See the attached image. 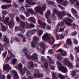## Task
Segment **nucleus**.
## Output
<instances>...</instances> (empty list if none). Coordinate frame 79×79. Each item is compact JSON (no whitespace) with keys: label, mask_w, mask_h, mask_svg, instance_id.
<instances>
[{"label":"nucleus","mask_w":79,"mask_h":79,"mask_svg":"<svg viewBox=\"0 0 79 79\" xmlns=\"http://www.w3.org/2000/svg\"><path fill=\"white\" fill-rule=\"evenodd\" d=\"M42 39L43 41L47 40L51 45H52L54 44L55 40L53 37L52 35L48 33H45L42 37Z\"/></svg>","instance_id":"1"},{"label":"nucleus","mask_w":79,"mask_h":79,"mask_svg":"<svg viewBox=\"0 0 79 79\" xmlns=\"http://www.w3.org/2000/svg\"><path fill=\"white\" fill-rule=\"evenodd\" d=\"M56 64L57 65V67L60 71L66 73L68 72V69L67 68L63 66L61 62L58 61H57L56 62Z\"/></svg>","instance_id":"2"},{"label":"nucleus","mask_w":79,"mask_h":79,"mask_svg":"<svg viewBox=\"0 0 79 79\" xmlns=\"http://www.w3.org/2000/svg\"><path fill=\"white\" fill-rule=\"evenodd\" d=\"M67 21H69V22H73V20H71V19L68 18H66L64 20V22H61L60 23H59V24L60 25L62 26V25H63L64 24H65H65L68 26H72L73 27H76V25L75 24H71L70 23L68 22Z\"/></svg>","instance_id":"3"},{"label":"nucleus","mask_w":79,"mask_h":79,"mask_svg":"<svg viewBox=\"0 0 79 79\" xmlns=\"http://www.w3.org/2000/svg\"><path fill=\"white\" fill-rule=\"evenodd\" d=\"M41 61L42 62H43L44 63L43 64L41 65L42 68H43L45 71H48V63L45 60V57L41 56Z\"/></svg>","instance_id":"4"},{"label":"nucleus","mask_w":79,"mask_h":79,"mask_svg":"<svg viewBox=\"0 0 79 79\" xmlns=\"http://www.w3.org/2000/svg\"><path fill=\"white\" fill-rule=\"evenodd\" d=\"M45 6L44 5H43V7L41 8L40 6H38L34 8L35 11L36 13H39L40 15H43V11L45 10Z\"/></svg>","instance_id":"5"},{"label":"nucleus","mask_w":79,"mask_h":79,"mask_svg":"<svg viewBox=\"0 0 79 79\" xmlns=\"http://www.w3.org/2000/svg\"><path fill=\"white\" fill-rule=\"evenodd\" d=\"M20 26L22 27V28L19 27H18L16 26L15 28V31L17 32L19 30L21 32V33L22 34H24V32H25V29H24V22L22 21H21V23L20 24Z\"/></svg>","instance_id":"6"},{"label":"nucleus","mask_w":79,"mask_h":79,"mask_svg":"<svg viewBox=\"0 0 79 79\" xmlns=\"http://www.w3.org/2000/svg\"><path fill=\"white\" fill-rule=\"evenodd\" d=\"M38 23L40 24V26L42 27L43 29H45V27L46 26V28L47 29H51V27L49 25H47L46 23L42 22V21L39 19H38Z\"/></svg>","instance_id":"7"},{"label":"nucleus","mask_w":79,"mask_h":79,"mask_svg":"<svg viewBox=\"0 0 79 79\" xmlns=\"http://www.w3.org/2000/svg\"><path fill=\"white\" fill-rule=\"evenodd\" d=\"M62 63L64 64H66L67 66H69L70 69L73 67V65L71 63L69 62V60L67 58H64L62 61Z\"/></svg>","instance_id":"8"},{"label":"nucleus","mask_w":79,"mask_h":79,"mask_svg":"<svg viewBox=\"0 0 79 79\" xmlns=\"http://www.w3.org/2000/svg\"><path fill=\"white\" fill-rule=\"evenodd\" d=\"M53 10L54 13H57V15L58 16V18H62L63 16L66 15V12L63 11L62 12H57V10L55 9H53Z\"/></svg>","instance_id":"9"},{"label":"nucleus","mask_w":79,"mask_h":79,"mask_svg":"<svg viewBox=\"0 0 79 79\" xmlns=\"http://www.w3.org/2000/svg\"><path fill=\"white\" fill-rule=\"evenodd\" d=\"M39 70L37 69L35 70L34 71V74L33 75V76L35 78L37 77V78H40V77H42L43 76H44V74L42 73L40 74L39 73Z\"/></svg>","instance_id":"10"},{"label":"nucleus","mask_w":79,"mask_h":79,"mask_svg":"<svg viewBox=\"0 0 79 79\" xmlns=\"http://www.w3.org/2000/svg\"><path fill=\"white\" fill-rule=\"evenodd\" d=\"M56 1L58 3H60L63 6H66L67 5H68V2L67 1H65L64 3H63V0H56Z\"/></svg>","instance_id":"11"},{"label":"nucleus","mask_w":79,"mask_h":79,"mask_svg":"<svg viewBox=\"0 0 79 79\" xmlns=\"http://www.w3.org/2000/svg\"><path fill=\"white\" fill-rule=\"evenodd\" d=\"M20 71L21 72L22 75L24 74L25 73L24 72H25L28 76L30 75V73H31V72L28 70L26 68V67H24V69L22 70V72L21 71Z\"/></svg>","instance_id":"12"},{"label":"nucleus","mask_w":79,"mask_h":79,"mask_svg":"<svg viewBox=\"0 0 79 79\" xmlns=\"http://www.w3.org/2000/svg\"><path fill=\"white\" fill-rule=\"evenodd\" d=\"M27 67L30 70H32L34 68V66L33 63L32 61L28 62Z\"/></svg>","instance_id":"13"},{"label":"nucleus","mask_w":79,"mask_h":79,"mask_svg":"<svg viewBox=\"0 0 79 79\" xmlns=\"http://www.w3.org/2000/svg\"><path fill=\"white\" fill-rule=\"evenodd\" d=\"M37 37L35 36L33 39V41L31 43V47H35V45L37 44Z\"/></svg>","instance_id":"14"},{"label":"nucleus","mask_w":79,"mask_h":79,"mask_svg":"<svg viewBox=\"0 0 79 79\" xmlns=\"http://www.w3.org/2000/svg\"><path fill=\"white\" fill-rule=\"evenodd\" d=\"M3 69L4 70L6 71L7 72H9V71H10V70L11 69V67H10L8 64H7L4 66Z\"/></svg>","instance_id":"15"},{"label":"nucleus","mask_w":79,"mask_h":79,"mask_svg":"<svg viewBox=\"0 0 79 79\" xmlns=\"http://www.w3.org/2000/svg\"><path fill=\"white\" fill-rule=\"evenodd\" d=\"M58 31V30H56V40H59L60 39H60H64V36L62 35V34H60L58 36V34H57V32Z\"/></svg>","instance_id":"16"},{"label":"nucleus","mask_w":79,"mask_h":79,"mask_svg":"<svg viewBox=\"0 0 79 79\" xmlns=\"http://www.w3.org/2000/svg\"><path fill=\"white\" fill-rule=\"evenodd\" d=\"M25 27L26 29H29V28H31L32 27H34V25L32 23L29 24V23H26V25L24 26Z\"/></svg>","instance_id":"17"},{"label":"nucleus","mask_w":79,"mask_h":79,"mask_svg":"<svg viewBox=\"0 0 79 79\" xmlns=\"http://www.w3.org/2000/svg\"><path fill=\"white\" fill-rule=\"evenodd\" d=\"M61 52L62 53H61V55L62 56H65L67 55V53H66V52L64 51H63L61 49H58L56 51V52Z\"/></svg>","instance_id":"18"},{"label":"nucleus","mask_w":79,"mask_h":79,"mask_svg":"<svg viewBox=\"0 0 79 79\" xmlns=\"http://www.w3.org/2000/svg\"><path fill=\"white\" fill-rule=\"evenodd\" d=\"M11 73H13V75H14L13 77L14 79H18L19 78V76H18V74H17V73L16 71L14 70H12L11 71Z\"/></svg>","instance_id":"19"},{"label":"nucleus","mask_w":79,"mask_h":79,"mask_svg":"<svg viewBox=\"0 0 79 79\" xmlns=\"http://www.w3.org/2000/svg\"><path fill=\"white\" fill-rule=\"evenodd\" d=\"M38 56L36 54L34 53L31 57V58H32L33 60L35 61H38V58L37 57Z\"/></svg>","instance_id":"20"},{"label":"nucleus","mask_w":79,"mask_h":79,"mask_svg":"<svg viewBox=\"0 0 79 79\" xmlns=\"http://www.w3.org/2000/svg\"><path fill=\"white\" fill-rule=\"evenodd\" d=\"M19 10L20 11H23L24 13L26 15L27 17H28V16H29V14L27 12H24V10H25V9H24V8L23 7H22Z\"/></svg>","instance_id":"21"},{"label":"nucleus","mask_w":79,"mask_h":79,"mask_svg":"<svg viewBox=\"0 0 79 79\" xmlns=\"http://www.w3.org/2000/svg\"><path fill=\"white\" fill-rule=\"evenodd\" d=\"M26 3H27V4L29 5H35L36 4L35 1H34L33 2L31 3L30 2L29 0H26Z\"/></svg>","instance_id":"22"},{"label":"nucleus","mask_w":79,"mask_h":79,"mask_svg":"<svg viewBox=\"0 0 79 79\" xmlns=\"http://www.w3.org/2000/svg\"><path fill=\"white\" fill-rule=\"evenodd\" d=\"M15 26V23H14V22L13 20H12L11 22H9V26L10 28L11 29L13 28V27Z\"/></svg>","instance_id":"23"},{"label":"nucleus","mask_w":79,"mask_h":79,"mask_svg":"<svg viewBox=\"0 0 79 79\" xmlns=\"http://www.w3.org/2000/svg\"><path fill=\"white\" fill-rule=\"evenodd\" d=\"M40 45L41 48L43 50V52H44V51L45 50V44L42 42H41L40 43Z\"/></svg>","instance_id":"24"},{"label":"nucleus","mask_w":79,"mask_h":79,"mask_svg":"<svg viewBox=\"0 0 79 79\" xmlns=\"http://www.w3.org/2000/svg\"><path fill=\"white\" fill-rule=\"evenodd\" d=\"M27 11L29 12L32 15H35V12L33 10V9H27Z\"/></svg>","instance_id":"25"},{"label":"nucleus","mask_w":79,"mask_h":79,"mask_svg":"<svg viewBox=\"0 0 79 79\" xmlns=\"http://www.w3.org/2000/svg\"><path fill=\"white\" fill-rule=\"evenodd\" d=\"M70 1L72 4H73L74 2H76V4H75V5H77V6H79V3L78 2L77 0H70Z\"/></svg>","instance_id":"26"},{"label":"nucleus","mask_w":79,"mask_h":79,"mask_svg":"<svg viewBox=\"0 0 79 79\" xmlns=\"http://www.w3.org/2000/svg\"><path fill=\"white\" fill-rule=\"evenodd\" d=\"M71 12L76 16V17H77V12L75 10H74V8H72L71 9Z\"/></svg>","instance_id":"27"},{"label":"nucleus","mask_w":79,"mask_h":79,"mask_svg":"<svg viewBox=\"0 0 79 79\" xmlns=\"http://www.w3.org/2000/svg\"><path fill=\"white\" fill-rule=\"evenodd\" d=\"M16 40L18 42H19L20 41H21V39L16 38L15 39H14L13 40H12V38H11L10 44H12L13 42H16Z\"/></svg>","instance_id":"28"},{"label":"nucleus","mask_w":79,"mask_h":79,"mask_svg":"<svg viewBox=\"0 0 79 79\" xmlns=\"http://www.w3.org/2000/svg\"><path fill=\"white\" fill-rule=\"evenodd\" d=\"M16 69H21L22 68H23V65L21 64H19L18 65H17L15 66Z\"/></svg>","instance_id":"29"},{"label":"nucleus","mask_w":79,"mask_h":79,"mask_svg":"<svg viewBox=\"0 0 79 79\" xmlns=\"http://www.w3.org/2000/svg\"><path fill=\"white\" fill-rule=\"evenodd\" d=\"M47 58L49 60V63L50 64H53V63H55V61L53 60H52L51 57L50 56H47Z\"/></svg>","instance_id":"30"},{"label":"nucleus","mask_w":79,"mask_h":79,"mask_svg":"<svg viewBox=\"0 0 79 79\" xmlns=\"http://www.w3.org/2000/svg\"><path fill=\"white\" fill-rule=\"evenodd\" d=\"M28 21H30V22H31V21H32V22H33L34 23H35V19L33 17H30L28 19Z\"/></svg>","instance_id":"31"},{"label":"nucleus","mask_w":79,"mask_h":79,"mask_svg":"<svg viewBox=\"0 0 79 79\" xmlns=\"http://www.w3.org/2000/svg\"><path fill=\"white\" fill-rule=\"evenodd\" d=\"M67 44L69 45H72V42L71 40L69 39H68L66 40Z\"/></svg>","instance_id":"32"},{"label":"nucleus","mask_w":79,"mask_h":79,"mask_svg":"<svg viewBox=\"0 0 79 79\" xmlns=\"http://www.w3.org/2000/svg\"><path fill=\"white\" fill-rule=\"evenodd\" d=\"M57 58L58 60H59V61H60V60H63V58L61 57V54H59L57 56Z\"/></svg>","instance_id":"33"},{"label":"nucleus","mask_w":79,"mask_h":79,"mask_svg":"<svg viewBox=\"0 0 79 79\" xmlns=\"http://www.w3.org/2000/svg\"><path fill=\"white\" fill-rule=\"evenodd\" d=\"M50 10H48L47 11V13L45 14V16L46 18H47L48 17L50 16Z\"/></svg>","instance_id":"34"},{"label":"nucleus","mask_w":79,"mask_h":79,"mask_svg":"<svg viewBox=\"0 0 79 79\" xmlns=\"http://www.w3.org/2000/svg\"><path fill=\"white\" fill-rule=\"evenodd\" d=\"M3 41L5 43H6L7 44H9V40L6 36H5L4 37V39L3 40Z\"/></svg>","instance_id":"35"},{"label":"nucleus","mask_w":79,"mask_h":79,"mask_svg":"<svg viewBox=\"0 0 79 79\" xmlns=\"http://www.w3.org/2000/svg\"><path fill=\"white\" fill-rule=\"evenodd\" d=\"M46 3H48V4L49 5H52V4H54V3H55L54 2L50 1L49 0H46Z\"/></svg>","instance_id":"36"},{"label":"nucleus","mask_w":79,"mask_h":79,"mask_svg":"<svg viewBox=\"0 0 79 79\" xmlns=\"http://www.w3.org/2000/svg\"><path fill=\"white\" fill-rule=\"evenodd\" d=\"M43 32H44V31L43 30H39L37 32V34L39 36L41 35H42Z\"/></svg>","instance_id":"37"},{"label":"nucleus","mask_w":79,"mask_h":79,"mask_svg":"<svg viewBox=\"0 0 79 79\" xmlns=\"http://www.w3.org/2000/svg\"><path fill=\"white\" fill-rule=\"evenodd\" d=\"M7 13L8 12H7V11L5 10L2 11V15L3 19H4V18H5V16L4 15H6Z\"/></svg>","instance_id":"38"},{"label":"nucleus","mask_w":79,"mask_h":79,"mask_svg":"<svg viewBox=\"0 0 79 79\" xmlns=\"http://www.w3.org/2000/svg\"><path fill=\"white\" fill-rule=\"evenodd\" d=\"M58 76L59 78H60V79H64L65 78V77L61 75V74H59Z\"/></svg>","instance_id":"39"},{"label":"nucleus","mask_w":79,"mask_h":79,"mask_svg":"<svg viewBox=\"0 0 79 79\" xmlns=\"http://www.w3.org/2000/svg\"><path fill=\"white\" fill-rule=\"evenodd\" d=\"M2 31L3 32H5L6 31V28L5 27V26L3 24H2Z\"/></svg>","instance_id":"40"},{"label":"nucleus","mask_w":79,"mask_h":79,"mask_svg":"<svg viewBox=\"0 0 79 79\" xmlns=\"http://www.w3.org/2000/svg\"><path fill=\"white\" fill-rule=\"evenodd\" d=\"M9 19H10V18L9 17L6 18L4 20V23H7L9 21Z\"/></svg>","instance_id":"41"},{"label":"nucleus","mask_w":79,"mask_h":79,"mask_svg":"<svg viewBox=\"0 0 79 79\" xmlns=\"http://www.w3.org/2000/svg\"><path fill=\"white\" fill-rule=\"evenodd\" d=\"M71 72L72 73V77H74V76H76V72H75V71L73 70Z\"/></svg>","instance_id":"42"},{"label":"nucleus","mask_w":79,"mask_h":79,"mask_svg":"<svg viewBox=\"0 0 79 79\" xmlns=\"http://www.w3.org/2000/svg\"><path fill=\"white\" fill-rule=\"evenodd\" d=\"M12 6L14 8H18V6L15 2H13Z\"/></svg>","instance_id":"43"},{"label":"nucleus","mask_w":79,"mask_h":79,"mask_svg":"<svg viewBox=\"0 0 79 79\" xmlns=\"http://www.w3.org/2000/svg\"><path fill=\"white\" fill-rule=\"evenodd\" d=\"M1 8L4 10H5V9H7V7L6 6V5H3L1 6Z\"/></svg>","instance_id":"44"},{"label":"nucleus","mask_w":79,"mask_h":79,"mask_svg":"<svg viewBox=\"0 0 79 79\" xmlns=\"http://www.w3.org/2000/svg\"><path fill=\"white\" fill-rule=\"evenodd\" d=\"M75 49L76 52L79 53V47H75Z\"/></svg>","instance_id":"45"},{"label":"nucleus","mask_w":79,"mask_h":79,"mask_svg":"<svg viewBox=\"0 0 79 79\" xmlns=\"http://www.w3.org/2000/svg\"><path fill=\"white\" fill-rule=\"evenodd\" d=\"M3 2H6V3H11V0H2Z\"/></svg>","instance_id":"46"},{"label":"nucleus","mask_w":79,"mask_h":79,"mask_svg":"<svg viewBox=\"0 0 79 79\" xmlns=\"http://www.w3.org/2000/svg\"><path fill=\"white\" fill-rule=\"evenodd\" d=\"M58 7H59V8L62 10H64V8L62 7L60 5H58Z\"/></svg>","instance_id":"47"},{"label":"nucleus","mask_w":79,"mask_h":79,"mask_svg":"<svg viewBox=\"0 0 79 79\" xmlns=\"http://www.w3.org/2000/svg\"><path fill=\"white\" fill-rule=\"evenodd\" d=\"M10 60V58L8 57H7L5 59V63H7L8 62V61Z\"/></svg>","instance_id":"48"},{"label":"nucleus","mask_w":79,"mask_h":79,"mask_svg":"<svg viewBox=\"0 0 79 79\" xmlns=\"http://www.w3.org/2000/svg\"><path fill=\"white\" fill-rule=\"evenodd\" d=\"M74 43L76 45L77 44V41L76 40V39L74 38L73 39Z\"/></svg>","instance_id":"49"},{"label":"nucleus","mask_w":79,"mask_h":79,"mask_svg":"<svg viewBox=\"0 0 79 79\" xmlns=\"http://www.w3.org/2000/svg\"><path fill=\"white\" fill-rule=\"evenodd\" d=\"M17 61V59H14L13 61H12L11 62V64H15V63H16V61Z\"/></svg>","instance_id":"50"},{"label":"nucleus","mask_w":79,"mask_h":79,"mask_svg":"<svg viewBox=\"0 0 79 79\" xmlns=\"http://www.w3.org/2000/svg\"><path fill=\"white\" fill-rule=\"evenodd\" d=\"M70 60H71L73 61V60H74V57H73V56L72 54H70Z\"/></svg>","instance_id":"51"},{"label":"nucleus","mask_w":79,"mask_h":79,"mask_svg":"<svg viewBox=\"0 0 79 79\" xmlns=\"http://www.w3.org/2000/svg\"><path fill=\"white\" fill-rule=\"evenodd\" d=\"M20 17L21 18V19H23V20H25V17L23 15H20Z\"/></svg>","instance_id":"52"},{"label":"nucleus","mask_w":79,"mask_h":79,"mask_svg":"<svg viewBox=\"0 0 79 79\" xmlns=\"http://www.w3.org/2000/svg\"><path fill=\"white\" fill-rule=\"evenodd\" d=\"M29 33L27 32L26 33V35L28 38V40H31V38L30 37H29Z\"/></svg>","instance_id":"53"},{"label":"nucleus","mask_w":79,"mask_h":79,"mask_svg":"<svg viewBox=\"0 0 79 79\" xmlns=\"http://www.w3.org/2000/svg\"><path fill=\"white\" fill-rule=\"evenodd\" d=\"M64 29H65V27H64V28H61L60 29H59V32H62L63 31H64Z\"/></svg>","instance_id":"54"},{"label":"nucleus","mask_w":79,"mask_h":79,"mask_svg":"<svg viewBox=\"0 0 79 79\" xmlns=\"http://www.w3.org/2000/svg\"><path fill=\"white\" fill-rule=\"evenodd\" d=\"M17 34L19 37H20L21 38H23L24 37V36L23 34Z\"/></svg>","instance_id":"55"},{"label":"nucleus","mask_w":79,"mask_h":79,"mask_svg":"<svg viewBox=\"0 0 79 79\" xmlns=\"http://www.w3.org/2000/svg\"><path fill=\"white\" fill-rule=\"evenodd\" d=\"M6 53H7L6 52L5 53H3L2 56L4 58H5V56H6Z\"/></svg>","instance_id":"56"},{"label":"nucleus","mask_w":79,"mask_h":79,"mask_svg":"<svg viewBox=\"0 0 79 79\" xmlns=\"http://www.w3.org/2000/svg\"><path fill=\"white\" fill-rule=\"evenodd\" d=\"M76 34H77V32L76 31H75L71 34L72 35H73V36H74L75 35H76Z\"/></svg>","instance_id":"57"},{"label":"nucleus","mask_w":79,"mask_h":79,"mask_svg":"<svg viewBox=\"0 0 79 79\" xmlns=\"http://www.w3.org/2000/svg\"><path fill=\"white\" fill-rule=\"evenodd\" d=\"M3 50V46L0 43V52H1V50Z\"/></svg>","instance_id":"58"},{"label":"nucleus","mask_w":79,"mask_h":79,"mask_svg":"<svg viewBox=\"0 0 79 79\" xmlns=\"http://www.w3.org/2000/svg\"><path fill=\"white\" fill-rule=\"evenodd\" d=\"M47 22L49 24H50L52 23V20L49 19H47Z\"/></svg>","instance_id":"59"},{"label":"nucleus","mask_w":79,"mask_h":79,"mask_svg":"<svg viewBox=\"0 0 79 79\" xmlns=\"http://www.w3.org/2000/svg\"><path fill=\"white\" fill-rule=\"evenodd\" d=\"M11 76H10V75H8L7 76V79H11Z\"/></svg>","instance_id":"60"},{"label":"nucleus","mask_w":79,"mask_h":79,"mask_svg":"<svg viewBox=\"0 0 79 79\" xmlns=\"http://www.w3.org/2000/svg\"><path fill=\"white\" fill-rule=\"evenodd\" d=\"M50 69H51L52 70H54L55 69V67L52 66V65H50Z\"/></svg>","instance_id":"61"},{"label":"nucleus","mask_w":79,"mask_h":79,"mask_svg":"<svg viewBox=\"0 0 79 79\" xmlns=\"http://www.w3.org/2000/svg\"><path fill=\"white\" fill-rule=\"evenodd\" d=\"M6 6H7V8H10V7H11V6H12L11 4L6 5Z\"/></svg>","instance_id":"62"},{"label":"nucleus","mask_w":79,"mask_h":79,"mask_svg":"<svg viewBox=\"0 0 79 79\" xmlns=\"http://www.w3.org/2000/svg\"><path fill=\"white\" fill-rule=\"evenodd\" d=\"M49 52L51 53V54H52L53 53V50L52 49H50L49 50Z\"/></svg>","instance_id":"63"},{"label":"nucleus","mask_w":79,"mask_h":79,"mask_svg":"<svg viewBox=\"0 0 79 79\" xmlns=\"http://www.w3.org/2000/svg\"><path fill=\"white\" fill-rule=\"evenodd\" d=\"M9 16L11 17V18L12 19H13V16H14V15L13 14H9Z\"/></svg>","instance_id":"64"}]
</instances>
